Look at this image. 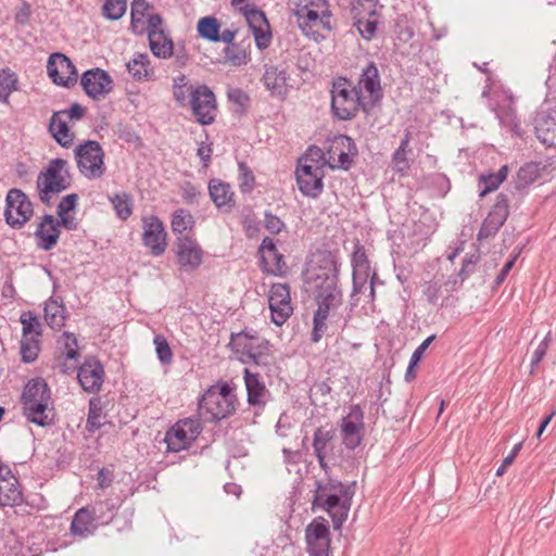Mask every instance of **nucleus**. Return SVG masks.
<instances>
[{
    "mask_svg": "<svg viewBox=\"0 0 556 556\" xmlns=\"http://www.w3.org/2000/svg\"><path fill=\"white\" fill-rule=\"evenodd\" d=\"M175 254L178 265L186 271H193L203 263V249L194 238L188 235L176 238Z\"/></svg>",
    "mask_w": 556,
    "mask_h": 556,
    "instance_id": "nucleus-14",
    "label": "nucleus"
},
{
    "mask_svg": "<svg viewBox=\"0 0 556 556\" xmlns=\"http://www.w3.org/2000/svg\"><path fill=\"white\" fill-rule=\"evenodd\" d=\"M292 11L302 34L314 41L324 39L323 33L330 34L334 29L328 0H295Z\"/></svg>",
    "mask_w": 556,
    "mask_h": 556,
    "instance_id": "nucleus-1",
    "label": "nucleus"
},
{
    "mask_svg": "<svg viewBox=\"0 0 556 556\" xmlns=\"http://www.w3.org/2000/svg\"><path fill=\"white\" fill-rule=\"evenodd\" d=\"M47 71L52 81L59 86L70 87L77 81V71L73 62L62 53L50 55Z\"/></svg>",
    "mask_w": 556,
    "mask_h": 556,
    "instance_id": "nucleus-17",
    "label": "nucleus"
},
{
    "mask_svg": "<svg viewBox=\"0 0 556 556\" xmlns=\"http://www.w3.org/2000/svg\"><path fill=\"white\" fill-rule=\"evenodd\" d=\"M116 213V216L126 220L132 214V200L131 197L126 192L116 193L109 198Z\"/></svg>",
    "mask_w": 556,
    "mask_h": 556,
    "instance_id": "nucleus-48",
    "label": "nucleus"
},
{
    "mask_svg": "<svg viewBox=\"0 0 556 556\" xmlns=\"http://www.w3.org/2000/svg\"><path fill=\"white\" fill-rule=\"evenodd\" d=\"M351 264L353 273L370 274L369 260L367 257L365 248L359 242H356L354 245Z\"/></svg>",
    "mask_w": 556,
    "mask_h": 556,
    "instance_id": "nucleus-54",
    "label": "nucleus"
},
{
    "mask_svg": "<svg viewBox=\"0 0 556 556\" xmlns=\"http://www.w3.org/2000/svg\"><path fill=\"white\" fill-rule=\"evenodd\" d=\"M71 186L67 162L62 159L50 161L45 172L37 179V188L41 202L49 203L51 194L60 193Z\"/></svg>",
    "mask_w": 556,
    "mask_h": 556,
    "instance_id": "nucleus-7",
    "label": "nucleus"
},
{
    "mask_svg": "<svg viewBox=\"0 0 556 556\" xmlns=\"http://www.w3.org/2000/svg\"><path fill=\"white\" fill-rule=\"evenodd\" d=\"M410 152L412 149L409 148V146L406 144V141L400 142L399 148L394 151L392 155V162L397 173L404 175L408 172L410 164L407 156Z\"/></svg>",
    "mask_w": 556,
    "mask_h": 556,
    "instance_id": "nucleus-55",
    "label": "nucleus"
},
{
    "mask_svg": "<svg viewBox=\"0 0 556 556\" xmlns=\"http://www.w3.org/2000/svg\"><path fill=\"white\" fill-rule=\"evenodd\" d=\"M350 500L342 498L339 492L321 494L319 497L313 500V505L318 506L321 509L329 513L331 516L334 527L338 528L348 518L350 509Z\"/></svg>",
    "mask_w": 556,
    "mask_h": 556,
    "instance_id": "nucleus-24",
    "label": "nucleus"
},
{
    "mask_svg": "<svg viewBox=\"0 0 556 556\" xmlns=\"http://www.w3.org/2000/svg\"><path fill=\"white\" fill-rule=\"evenodd\" d=\"M126 0H105L102 11L103 15L111 21L119 20L126 12Z\"/></svg>",
    "mask_w": 556,
    "mask_h": 556,
    "instance_id": "nucleus-56",
    "label": "nucleus"
},
{
    "mask_svg": "<svg viewBox=\"0 0 556 556\" xmlns=\"http://www.w3.org/2000/svg\"><path fill=\"white\" fill-rule=\"evenodd\" d=\"M336 439V430L333 428L326 429L318 427L314 432L313 448L314 454L321 468H326V456L333 450V441Z\"/></svg>",
    "mask_w": 556,
    "mask_h": 556,
    "instance_id": "nucleus-30",
    "label": "nucleus"
},
{
    "mask_svg": "<svg viewBox=\"0 0 556 556\" xmlns=\"http://www.w3.org/2000/svg\"><path fill=\"white\" fill-rule=\"evenodd\" d=\"M142 242L153 256H161L167 248V232L163 222L155 215L142 217Z\"/></svg>",
    "mask_w": 556,
    "mask_h": 556,
    "instance_id": "nucleus-13",
    "label": "nucleus"
},
{
    "mask_svg": "<svg viewBox=\"0 0 556 556\" xmlns=\"http://www.w3.org/2000/svg\"><path fill=\"white\" fill-rule=\"evenodd\" d=\"M208 194L212 202L220 211L229 212L236 205L231 186L220 179L213 178L210 180Z\"/></svg>",
    "mask_w": 556,
    "mask_h": 556,
    "instance_id": "nucleus-28",
    "label": "nucleus"
},
{
    "mask_svg": "<svg viewBox=\"0 0 556 556\" xmlns=\"http://www.w3.org/2000/svg\"><path fill=\"white\" fill-rule=\"evenodd\" d=\"M118 507V500L106 498L96 502L94 505L91 506V510L96 516V522L101 526L109 525L114 519Z\"/></svg>",
    "mask_w": 556,
    "mask_h": 556,
    "instance_id": "nucleus-38",
    "label": "nucleus"
},
{
    "mask_svg": "<svg viewBox=\"0 0 556 556\" xmlns=\"http://www.w3.org/2000/svg\"><path fill=\"white\" fill-rule=\"evenodd\" d=\"M103 408L99 399H91L89 401V409L86 422L87 431L93 433L103 426Z\"/></svg>",
    "mask_w": 556,
    "mask_h": 556,
    "instance_id": "nucleus-47",
    "label": "nucleus"
},
{
    "mask_svg": "<svg viewBox=\"0 0 556 556\" xmlns=\"http://www.w3.org/2000/svg\"><path fill=\"white\" fill-rule=\"evenodd\" d=\"M98 526L91 508L81 507L75 513L72 519L71 532L74 535L87 538L94 532Z\"/></svg>",
    "mask_w": 556,
    "mask_h": 556,
    "instance_id": "nucleus-31",
    "label": "nucleus"
},
{
    "mask_svg": "<svg viewBox=\"0 0 556 556\" xmlns=\"http://www.w3.org/2000/svg\"><path fill=\"white\" fill-rule=\"evenodd\" d=\"M318 308L314 314L312 341L318 342L327 331V320L342 303L341 291H321L316 294Z\"/></svg>",
    "mask_w": 556,
    "mask_h": 556,
    "instance_id": "nucleus-10",
    "label": "nucleus"
},
{
    "mask_svg": "<svg viewBox=\"0 0 556 556\" xmlns=\"http://www.w3.org/2000/svg\"><path fill=\"white\" fill-rule=\"evenodd\" d=\"M346 146H353L351 138L348 136H340L332 142L328 151L329 162H337V164L331 165L332 167L338 166L345 169L350 167L352 160L349 155V151H344V147Z\"/></svg>",
    "mask_w": 556,
    "mask_h": 556,
    "instance_id": "nucleus-36",
    "label": "nucleus"
},
{
    "mask_svg": "<svg viewBox=\"0 0 556 556\" xmlns=\"http://www.w3.org/2000/svg\"><path fill=\"white\" fill-rule=\"evenodd\" d=\"M339 262L337 254L327 250L314 252L307 263L305 280L315 291H341L338 287Z\"/></svg>",
    "mask_w": 556,
    "mask_h": 556,
    "instance_id": "nucleus-3",
    "label": "nucleus"
},
{
    "mask_svg": "<svg viewBox=\"0 0 556 556\" xmlns=\"http://www.w3.org/2000/svg\"><path fill=\"white\" fill-rule=\"evenodd\" d=\"M18 79L14 72L9 68L0 70V102L9 103L10 94L17 90Z\"/></svg>",
    "mask_w": 556,
    "mask_h": 556,
    "instance_id": "nucleus-45",
    "label": "nucleus"
},
{
    "mask_svg": "<svg viewBox=\"0 0 556 556\" xmlns=\"http://www.w3.org/2000/svg\"><path fill=\"white\" fill-rule=\"evenodd\" d=\"M45 319L51 328H61L64 325V306L50 299L45 305Z\"/></svg>",
    "mask_w": 556,
    "mask_h": 556,
    "instance_id": "nucleus-49",
    "label": "nucleus"
},
{
    "mask_svg": "<svg viewBox=\"0 0 556 556\" xmlns=\"http://www.w3.org/2000/svg\"><path fill=\"white\" fill-rule=\"evenodd\" d=\"M5 222L13 228L20 229L33 216V204L20 189H11L5 198Z\"/></svg>",
    "mask_w": 556,
    "mask_h": 556,
    "instance_id": "nucleus-11",
    "label": "nucleus"
},
{
    "mask_svg": "<svg viewBox=\"0 0 556 556\" xmlns=\"http://www.w3.org/2000/svg\"><path fill=\"white\" fill-rule=\"evenodd\" d=\"M195 93V87L189 84L185 75H179L174 78L173 96L180 106H186L190 103Z\"/></svg>",
    "mask_w": 556,
    "mask_h": 556,
    "instance_id": "nucleus-39",
    "label": "nucleus"
},
{
    "mask_svg": "<svg viewBox=\"0 0 556 556\" xmlns=\"http://www.w3.org/2000/svg\"><path fill=\"white\" fill-rule=\"evenodd\" d=\"M252 34L254 36L256 47L260 50H264L269 47L271 42V33L269 30V24H267V26H263L261 28L252 30Z\"/></svg>",
    "mask_w": 556,
    "mask_h": 556,
    "instance_id": "nucleus-64",
    "label": "nucleus"
},
{
    "mask_svg": "<svg viewBox=\"0 0 556 556\" xmlns=\"http://www.w3.org/2000/svg\"><path fill=\"white\" fill-rule=\"evenodd\" d=\"M63 340H64L63 355H64L65 359H77L79 356V353L77 350L76 337L73 333L64 332Z\"/></svg>",
    "mask_w": 556,
    "mask_h": 556,
    "instance_id": "nucleus-63",
    "label": "nucleus"
},
{
    "mask_svg": "<svg viewBox=\"0 0 556 556\" xmlns=\"http://www.w3.org/2000/svg\"><path fill=\"white\" fill-rule=\"evenodd\" d=\"M77 378L86 392L97 393L103 384L104 368L100 361L93 357L87 358L78 368Z\"/></svg>",
    "mask_w": 556,
    "mask_h": 556,
    "instance_id": "nucleus-23",
    "label": "nucleus"
},
{
    "mask_svg": "<svg viewBox=\"0 0 556 556\" xmlns=\"http://www.w3.org/2000/svg\"><path fill=\"white\" fill-rule=\"evenodd\" d=\"M153 343L155 345V352L159 361L163 365H169L173 362V351L166 340V338L162 334H156L153 339Z\"/></svg>",
    "mask_w": 556,
    "mask_h": 556,
    "instance_id": "nucleus-58",
    "label": "nucleus"
},
{
    "mask_svg": "<svg viewBox=\"0 0 556 556\" xmlns=\"http://www.w3.org/2000/svg\"><path fill=\"white\" fill-rule=\"evenodd\" d=\"M370 274H359V273H352V279H353V289L351 294V305L355 306L357 305L358 299H356V295L358 293H362L364 291H367V281L368 278H370Z\"/></svg>",
    "mask_w": 556,
    "mask_h": 556,
    "instance_id": "nucleus-61",
    "label": "nucleus"
},
{
    "mask_svg": "<svg viewBox=\"0 0 556 556\" xmlns=\"http://www.w3.org/2000/svg\"><path fill=\"white\" fill-rule=\"evenodd\" d=\"M540 176L541 166L539 163H526L517 173L516 186L518 189H523L538 180Z\"/></svg>",
    "mask_w": 556,
    "mask_h": 556,
    "instance_id": "nucleus-44",
    "label": "nucleus"
},
{
    "mask_svg": "<svg viewBox=\"0 0 556 556\" xmlns=\"http://www.w3.org/2000/svg\"><path fill=\"white\" fill-rule=\"evenodd\" d=\"M22 502L21 485L11 467L0 458V507L15 506Z\"/></svg>",
    "mask_w": 556,
    "mask_h": 556,
    "instance_id": "nucleus-21",
    "label": "nucleus"
},
{
    "mask_svg": "<svg viewBox=\"0 0 556 556\" xmlns=\"http://www.w3.org/2000/svg\"><path fill=\"white\" fill-rule=\"evenodd\" d=\"M359 109L366 111L362 100L361 89L345 79L338 78L332 84L331 110L341 121H349L356 116Z\"/></svg>",
    "mask_w": 556,
    "mask_h": 556,
    "instance_id": "nucleus-6",
    "label": "nucleus"
},
{
    "mask_svg": "<svg viewBox=\"0 0 556 556\" xmlns=\"http://www.w3.org/2000/svg\"><path fill=\"white\" fill-rule=\"evenodd\" d=\"M364 412L359 405H353L341 421L342 442L349 450H355L362 442Z\"/></svg>",
    "mask_w": 556,
    "mask_h": 556,
    "instance_id": "nucleus-19",
    "label": "nucleus"
},
{
    "mask_svg": "<svg viewBox=\"0 0 556 556\" xmlns=\"http://www.w3.org/2000/svg\"><path fill=\"white\" fill-rule=\"evenodd\" d=\"M188 105L199 124L211 125L214 123L217 105L215 94L208 87L197 86L195 93Z\"/></svg>",
    "mask_w": 556,
    "mask_h": 556,
    "instance_id": "nucleus-16",
    "label": "nucleus"
},
{
    "mask_svg": "<svg viewBox=\"0 0 556 556\" xmlns=\"http://www.w3.org/2000/svg\"><path fill=\"white\" fill-rule=\"evenodd\" d=\"M236 397L227 383L211 387L199 401V414L206 421L213 422L230 416Z\"/></svg>",
    "mask_w": 556,
    "mask_h": 556,
    "instance_id": "nucleus-5",
    "label": "nucleus"
},
{
    "mask_svg": "<svg viewBox=\"0 0 556 556\" xmlns=\"http://www.w3.org/2000/svg\"><path fill=\"white\" fill-rule=\"evenodd\" d=\"M239 188L242 193H250L255 186V177L251 168L244 163L240 162L239 165Z\"/></svg>",
    "mask_w": 556,
    "mask_h": 556,
    "instance_id": "nucleus-59",
    "label": "nucleus"
},
{
    "mask_svg": "<svg viewBox=\"0 0 556 556\" xmlns=\"http://www.w3.org/2000/svg\"><path fill=\"white\" fill-rule=\"evenodd\" d=\"M80 85L88 97L99 100L113 90V79L101 68L86 71L80 79Z\"/></svg>",
    "mask_w": 556,
    "mask_h": 556,
    "instance_id": "nucleus-20",
    "label": "nucleus"
},
{
    "mask_svg": "<svg viewBox=\"0 0 556 556\" xmlns=\"http://www.w3.org/2000/svg\"><path fill=\"white\" fill-rule=\"evenodd\" d=\"M224 55L226 62L233 66H241L248 63L247 51L237 45L227 46L224 49Z\"/></svg>",
    "mask_w": 556,
    "mask_h": 556,
    "instance_id": "nucleus-60",
    "label": "nucleus"
},
{
    "mask_svg": "<svg viewBox=\"0 0 556 556\" xmlns=\"http://www.w3.org/2000/svg\"><path fill=\"white\" fill-rule=\"evenodd\" d=\"M23 412L26 419L40 427L52 424V400L47 382L35 378L27 382L22 393Z\"/></svg>",
    "mask_w": 556,
    "mask_h": 556,
    "instance_id": "nucleus-2",
    "label": "nucleus"
},
{
    "mask_svg": "<svg viewBox=\"0 0 556 556\" xmlns=\"http://www.w3.org/2000/svg\"><path fill=\"white\" fill-rule=\"evenodd\" d=\"M149 56L143 53H137L126 64L128 73L137 80H142L149 76Z\"/></svg>",
    "mask_w": 556,
    "mask_h": 556,
    "instance_id": "nucleus-50",
    "label": "nucleus"
},
{
    "mask_svg": "<svg viewBox=\"0 0 556 556\" xmlns=\"http://www.w3.org/2000/svg\"><path fill=\"white\" fill-rule=\"evenodd\" d=\"M368 15L369 16L367 18L361 17L354 22V26L357 28L358 34L367 41L371 40L376 36L378 25V21L374 18L377 15L376 11L371 10Z\"/></svg>",
    "mask_w": 556,
    "mask_h": 556,
    "instance_id": "nucleus-52",
    "label": "nucleus"
},
{
    "mask_svg": "<svg viewBox=\"0 0 556 556\" xmlns=\"http://www.w3.org/2000/svg\"><path fill=\"white\" fill-rule=\"evenodd\" d=\"M202 431L201 424L197 419L186 418L179 420L166 433L165 441L168 451L179 452L188 448Z\"/></svg>",
    "mask_w": 556,
    "mask_h": 556,
    "instance_id": "nucleus-12",
    "label": "nucleus"
},
{
    "mask_svg": "<svg viewBox=\"0 0 556 556\" xmlns=\"http://www.w3.org/2000/svg\"><path fill=\"white\" fill-rule=\"evenodd\" d=\"M244 382L248 391L249 404L253 406H264L266 403L267 389L260 380V375L245 368Z\"/></svg>",
    "mask_w": 556,
    "mask_h": 556,
    "instance_id": "nucleus-33",
    "label": "nucleus"
},
{
    "mask_svg": "<svg viewBox=\"0 0 556 556\" xmlns=\"http://www.w3.org/2000/svg\"><path fill=\"white\" fill-rule=\"evenodd\" d=\"M295 176L299 189L304 195L315 199L321 194L324 169L317 161L302 157L299 161Z\"/></svg>",
    "mask_w": 556,
    "mask_h": 556,
    "instance_id": "nucleus-9",
    "label": "nucleus"
},
{
    "mask_svg": "<svg viewBox=\"0 0 556 556\" xmlns=\"http://www.w3.org/2000/svg\"><path fill=\"white\" fill-rule=\"evenodd\" d=\"M39 350V339L22 338L21 356L24 363L35 362L38 357Z\"/></svg>",
    "mask_w": 556,
    "mask_h": 556,
    "instance_id": "nucleus-57",
    "label": "nucleus"
},
{
    "mask_svg": "<svg viewBox=\"0 0 556 556\" xmlns=\"http://www.w3.org/2000/svg\"><path fill=\"white\" fill-rule=\"evenodd\" d=\"M358 89H363L368 92L374 101L381 98L382 88L380 74L374 62H369L366 67L363 68L358 80Z\"/></svg>",
    "mask_w": 556,
    "mask_h": 556,
    "instance_id": "nucleus-32",
    "label": "nucleus"
},
{
    "mask_svg": "<svg viewBox=\"0 0 556 556\" xmlns=\"http://www.w3.org/2000/svg\"><path fill=\"white\" fill-rule=\"evenodd\" d=\"M305 539L309 556H328L329 528L324 518H316L306 527Z\"/></svg>",
    "mask_w": 556,
    "mask_h": 556,
    "instance_id": "nucleus-18",
    "label": "nucleus"
},
{
    "mask_svg": "<svg viewBox=\"0 0 556 556\" xmlns=\"http://www.w3.org/2000/svg\"><path fill=\"white\" fill-rule=\"evenodd\" d=\"M456 279H433L425 281L421 285V292L430 305L443 306L445 301L450 299L452 292L456 289Z\"/></svg>",
    "mask_w": 556,
    "mask_h": 556,
    "instance_id": "nucleus-25",
    "label": "nucleus"
},
{
    "mask_svg": "<svg viewBox=\"0 0 556 556\" xmlns=\"http://www.w3.org/2000/svg\"><path fill=\"white\" fill-rule=\"evenodd\" d=\"M20 321L23 326L22 338L39 339L41 336V324L38 320L37 315L31 312H23Z\"/></svg>",
    "mask_w": 556,
    "mask_h": 556,
    "instance_id": "nucleus-46",
    "label": "nucleus"
},
{
    "mask_svg": "<svg viewBox=\"0 0 556 556\" xmlns=\"http://www.w3.org/2000/svg\"><path fill=\"white\" fill-rule=\"evenodd\" d=\"M268 304L271 321L277 326L283 325L293 313L290 287L287 283H274L269 290Z\"/></svg>",
    "mask_w": 556,
    "mask_h": 556,
    "instance_id": "nucleus-15",
    "label": "nucleus"
},
{
    "mask_svg": "<svg viewBox=\"0 0 556 556\" xmlns=\"http://www.w3.org/2000/svg\"><path fill=\"white\" fill-rule=\"evenodd\" d=\"M148 39L151 52L155 56L167 59L173 55V41L164 31H149Z\"/></svg>",
    "mask_w": 556,
    "mask_h": 556,
    "instance_id": "nucleus-37",
    "label": "nucleus"
},
{
    "mask_svg": "<svg viewBox=\"0 0 556 556\" xmlns=\"http://www.w3.org/2000/svg\"><path fill=\"white\" fill-rule=\"evenodd\" d=\"M507 165L502 166L497 173L482 175L480 177V184L483 185V189L480 192V197H484L489 192L496 190L500 185L507 178Z\"/></svg>",
    "mask_w": 556,
    "mask_h": 556,
    "instance_id": "nucleus-51",
    "label": "nucleus"
},
{
    "mask_svg": "<svg viewBox=\"0 0 556 556\" xmlns=\"http://www.w3.org/2000/svg\"><path fill=\"white\" fill-rule=\"evenodd\" d=\"M240 12L244 15L251 30L267 26L268 22L263 11L254 4H245L240 8Z\"/></svg>",
    "mask_w": 556,
    "mask_h": 556,
    "instance_id": "nucleus-53",
    "label": "nucleus"
},
{
    "mask_svg": "<svg viewBox=\"0 0 556 556\" xmlns=\"http://www.w3.org/2000/svg\"><path fill=\"white\" fill-rule=\"evenodd\" d=\"M35 237L37 239V247L45 251L51 250L56 244L60 230L52 215L47 214L43 216L35 231Z\"/></svg>",
    "mask_w": 556,
    "mask_h": 556,
    "instance_id": "nucleus-29",
    "label": "nucleus"
},
{
    "mask_svg": "<svg viewBox=\"0 0 556 556\" xmlns=\"http://www.w3.org/2000/svg\"><path fill=\"white\" fill-rule=\"evenodd\" d=\"M229 345L243 364L265 367L270 363L268 340L252 328L231 333Z\"/></svg>",
    "mask_w": 556,
    "mask_h": 556,
    "instance_id": "nucleus-4",
    "label": "nucleus"
},
{
    "mask_svg": "<svg viewBox=\"0 0 556 556\" xmlns=\"http://www.w3.org/2000/svg\"><path fill=\"white\" fill-rule=\"evenodd\" d=\"M262 80L271 96L280 98L287 96L290 76L281 66L265 65Z\"/></svg>",
    "mask_w": 556,
    "mask_h": 556,
    "instance_id": "nucleus-26",
    "label": "nucleus"
},
{
    "mask_svg": "<svg viewBox=\"0 0 556 556\" xmlns=\"http://www.w3.org/2000/svg\"><path fill=\"white\" fill-rule=\"evenodd\" d=\"M535 135L547 148H556V109L547 115L538 118Z\"/></svg>",
    "mask_w": 556,
    "mask_h": 556,
    "instance_id": "nucleus-34",
    "label": "nucleus"
},
{
    "mask_svg": "<svg viewBox=\"0 0 556 556\" xmlns=\"http://www.w3.org/2000/svg\"><path fill=\"white\" fill-rule=\"evenodd\" d=\"M508 216V198L504 193H500L496 197V201L489 212L488 216L483 220L478 239H486L495 235L498 229L504 225Z\"/></svg>",
    "mask_w": 556,
    "mask_h": 556,
    "instance_id": "nucleus-22",
    "label": "nucleus"
},
{
    "mask_svg": "<svg viewBox=\"0 0 556 556\" xmlns=\"http://www.w3.org/2000/svg\"><path fill=\"white\" fill-rule=\"evenodd\" d=\"M49 131L62 147H70L74 141V134L67 126V119L64 118V112H54L49 123Z\"/></svg>",
    "mask_w": 556,
    "mask_h": 556,
    "instance_id": "nucleus-35",
    "label": "nucleus"
},
{
    "mask_svg": "<svg viewBox=\"0 0 556 556\" xmlns=\"http://www.w3.org/2000/svg\"><path fill=\"white\" fill-rule=\"evenodd\" d=\"M79 173L88 179L101 178L105 173L104 151L96 140H86L74 150Z\"/></svg>",
    "mask_w": 556,
    "mask_h": 556,
    "instance_id": "nucleus-8",
    "label": "nucleus"
},
{
    "mask_svg": "<svg viewBox=\"0 0 556 556\" xmlns=\"http://www.w3.org/2000/svg\"><path fill=\"white\" fill-rule=\"evenodd\" d=\"M194 224L192 214L186 208H177L172 214L170 228L175 235L184 236L182 233L191 230Z\"/></svg>",
    "mask_w": 556,
    "mask_h": 556,
    "instance_id": "nucleus-40",
    "label": "nucleus"
},
{
    "mask_svg": "<svg viewBox=\"0 0 556 556\" xmlns=\"http://www.w3.org/2000/svg\"><path fill=\"white\" fill-rule=\"evenodd\" d=\"M228 99L235 103L238 108L236 109L237 112L243 113L249 105L250 98L240 88H235L228 91Z\"/></svg>",
    "mask_w": 556,
    "mask_h": 556,
    "instance_id": "nucleus-62",
    "label": "nucleus"
},
{
    "mask_svg": "<svg viewBox=\"0 0 556 556\" xmlns=\"http://www.w3.org/2000/svg\"><path fill=\"white\" fill-rule=\"evenodd\" d=\"M150 4L147 0H132L130 7V26L135 33H142L144 30V18L150 10Z\"/></svg>",
    "mask_w": 556,
    "mask_h": 556,
    "instance_id": "nucleus-41",
    "label": "nucleus"
},
{
    "mask_svg": "<svg viewBox=\"0 0 556 556\" xmlns=\"http://www.w3.org/2000/svg\"><path fill=\"white\" fill-rule=\"evenodd\" d=\"M258 253L267 273L281 275L286 271L287 264L283 255L277 250L274 239L265 237L260 245Z\"/></svg>",
    "mask_w": 556,
    "mask_h": 556,
    "instance_id": "nucleus-27",
    "label": "nucleus"
},
{
    "mask_svg": "<svg viewBox=\"0 0 556 556\" xmlns=\"http://www.w3.org/2000/svg\"><path fill=\"white\" fill-rule=\"evenodd\" d=\"M339 492L342 498L351 500L352 494L345 485H343L340 481L334 479H326L316 481V489L314 493V498L319 497L321 494H329Z\"/></svg>",
    "mask_w": 556,
    "mask_h": 556,
    "instance_id": "nucleus-43",
    "label": "nucleus"
},
{
    "mask_svg": "<svg viewBox=\"0 0 556 556\" xmlns=\"http://www.w3.org/2000/svg\"><path fill=\"white\" fill-rule=\"evenodd\" d=\"M199 36L212 42L219 41L220 23L214 16H204L198 21Z\"/></svg>",
    "mask_w": 556,
    "mask_h": 556,
    "instance_id": "nucleus-42",
    "label": "nucleus"
}]
</instances>
